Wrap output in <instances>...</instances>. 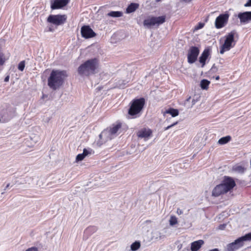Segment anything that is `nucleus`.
Here are the masks:
<instances>
[{"label":"nucleus","instance_id":"41","mask_svg":"<svg viewBox=\"0 0 251 251\" xmlns=\"http://www.w3.org/2000/svg\"><path fill=\"white\" fill-rule=\"evenodd\" d=\"M209 251H219V250L218 249L215 248L214 249L210 250Z\"/></svg>","mask_w":251,"mask_h":251},{"label":"nucleus","instance_id":"10","mask_svg":"<svg viewBox=\"0 0 251 251\" xmlns=\"http://www.w3.org/2000/svg\"><path fill=\"white\" fill-rule=\"evenodd\" d=\"M81 34L82 36L85 39L94 37L96 35L95 32L89 25L82 26L81 28Z\"/></svg>","mask_w":251,"mask_h":251},{"label":"nucleus","instance_id":"28","mask_svg":"<svg viewBox=\"0 0 251 251\" xmlns=\"http://www.w3.org/2000/svg\"><path fill=\"white\" fill-rule=\"evenodd\" d=\"M177 223V219L175 216H171L169 220V224L173 226Z\"/></svg>","mask_w":251,"mask_h":251},{"label":"nucleus","instance_id":"14","mask_svg":"<svg viewBox=\"0 0 251 251\" xmlns=\"http://www.w3.org/2000/svg\"><path fill=\"white\" fill-rule=\"evenodd\" d=\"M227 193L223 185L220 183L217 185L212 191V196L214 197H218L222 195Z\"/></svg>","mask_w":251,"mask_h":251},{"label":"nucleus","instance_id":"35","mask_svg":"<svg viewBox=\"0 0 251 251\" xmlns=\"http://www.w3.org/2000/svg\"><path fill=\"white\" fill-rule=\"evenodd\" d=\"M177 124H178V122H176L174 123L172 125H171L170 126H168L166 127L165 128V130H167L171 128V127H173L174 126L176 125Z\"/></svg>","mask_w":251,"mask_h":251},{"label":"nucleus","instance_id":"43","mask_svg":"<svg viewBox=\"0 0 251 251\" xmlns=\"http://www.w3.org/2000/svg\"><path fill=\"white\" fill-rule=\"evenodd\" d=\"M151 220H146V221H145V223H146V224L151 223Z\"/></svg>","mask_w":251,"mask_h":251},{"label":"nucleus","instance_id":"46","mask_svg":"<svg viewBox=\"0 0 251 251\" xmlns=\"http://www.w3.org/2000/svg\"><path fill=\"white\" fill-rule=\"evenodd\" d=\"M238 170H241L242 169V167L241 166L238 167Z\"/></svg>","mask_w":251,"mask_h":251},{"label":"nucleus","instance_id":"47","mask_svg":"<svg viewBox=\"0 0 251 251\" xmlns=\"http://www.w3.org/2000/svg\"><path fill=\"white\" fill-rule=\"evenodd\" d=\"M191 99V97H190L189 98H188L187 100H186V101H188Z\"/></svg>","mask_w":251,"mask_h":251},{"label":"nucleus","instance_id":"29","mask_svg":"<svg viewBox=\"0 0 251 251\" xmlns=\"http://www.w3.org/2000/svg\"><path fill=\"white\" fill-rule=\"evenodd\" d=\"M92 152H93V151L91 149H84L83 150L82 153L86 157V156H87V155H88L89 154H92Z\"/></svg>","mask_w":251,"mask_h":251},{"label":"nucleus","instance_id":"16","mask_svg":"<svg viewBox=\"0 0 251 251\" xmlns=\"http://www.w3.org/2000/svg\"><path fill=\"white\" fill-rule=\"evenodd\" d=\"M152 134V131L150 129L143 128L139 130L137 133V135L140 138H148Z\"/></svg>","mask_w":251,"mask_h":251},{"label":"nucleus","instance_id":"24","mask_svg":"<svg viewBox=\"0 0 251 251\" xmlns=\"http://www.w3.org/2000/svg\"><path fill=\"white\" fill-rule=\"evenodd\" d=\"M166 113L171 114L173 117H176L179 114V112L177 109L172 108H170L166 110Z\"/></svg>","mask_w":251,"mask_h":251},{"label":"nucleus","instance_id":"25","mask_svg":"<svg viewBox=\"0 0 251 251\" xmlns=\"http://www.w3.org/2000/svg\"><path fill=\"white\" fill-rule=\"evenodd\" d=\"M210 84V81L207 79H203L201 81L200 86L202 89H207Z\"/></svg>","mask_w":251,"mask_h":251},{"label":"nucleus","instance_id":"8","mask_svg":"<svg viewBox=\"0 0 251 251\" xmlns=\"http://www.w3.org/2000/svg\"><path fill=\"white\" fill-rule=\"evenodd\" d=\"M200 53L199 49L196 46H192L188 51L187 59L190 64L194 63L197 60Z\"/></svg>","mask_w":251,"mask_h":251},{"label":"nucleus","instance_id":"1","mask_svg":"<svg viewBox=\"0 0 251 251\" xmlns=\"http://www.w3.org/2000/svg\"><path fill=\"white\" fill-rule=\"evenodd\" d=\"M67 76L65 71L53 70L48 78L49 87L53 90L59 89L63 85Z\"/></svg>","mask_w":251,"mask_h":251},{"label":"nucleus","instance_id":"48","mask_svg":"<svg viewBox=\"0 0 251 251\" xmlns=\"http://www.w3.org/2000/svg\"><path fill=\"white\" fill-rule=\"evenodd\" d=\"M49 31H52V30L51 29V28H50V29H49Z\"/></svg>","mask_w":251,"mask_h":251},{"label":"nucleus","instance_id":"33","mask_svg":"<svg viewBox=\"0 0 251 251\" xmlns=\"http://www.w3.org/2000/svg\"><path fill=\"white\" fill-rule=\"evenodd\" d=\"M204 25V24L203 23H199L198 25L195 26V29L196 30H198V29H201L202 28Z\"/></svg>","mask_w":251,"mask_h":251},{"label":"nucleus","instance_id":"15","mask_svg":"<svg viewBox=\"0 0 251 251\" xmlns=\"http://www.w3.org/2000/svg\"><path fill=\"white\" fill-rule=\"evenodd\" d=\"M70 0H55L51 4L52 9H57L66 6Z\"/></svg>","mask_w":251,"mask_h":251},{"label":"nucleus","instance_id":"6","mask_svg":"<svg viewBox=\"0 0 251 251\" xmlns=\"http://www.w3.org/2000/svg\"><path fill=\"white\" fill-rule=\"evenodd\" d=\"M221 184L227 193L232 190L236 186L234 179L228 176H224Z\"/></svg>","mask_w":251,"mask_h":251},{"label":"nucleus","instance_id":"20","mask_svg":"<svg viewBox=\"0 0 251 251\" xmlns=\"http://www.w3.org/2000/svg\"><path fill=\"white\" fill-rule=\"evenodd\" d=\"M122 127V125L120 123H119L117 125H113L112 126L109 127L108 129L109 130L110 133H111V135L114 138L116 134L118 132V131Z\"/></svg>","mask_w":251,"mask_h":251},{"label":"nucleus","instance_id":"30","mask_svg":"<svg viewBox=\"0 0 251 251\" xmlns=\"http://www.w3.org/2000/svg\"><path fill=\"white\" fill-rule=\"evenodd\" d=\"M25 67V61H21L18 66V69L21 71H23Z\"/></svg>","mask_w":251,"mask_h":251},{"label":"nucleus","instance_id":"5","mask_svg":"<svg viewBox=\"0 0 251 251\" xmlns=\"http://www.w3.org/2000/svg\"><path fill=\"white\" fill-rule=\"evenodd\" d=\"M165 16H161L157 17L152 16L145 19L143 22V25L145 27L150 28L152 26L155 25H159L163 24L165 22Z\"/></svg>","mask_w":251,"mask_h":251},{"label":"nucleus","instance_id":"39","mask_svg":"<svg viewBox=\"0 0 251 251\" xmlns=\"http://www.w3.org/2000/svg\"><path fill=\"white\" fill-rule=\"evenodd\" d=\"M192 0H180V1L181 2H185V3H189Z\"/></svg>","mask_w":251,"mask_h":251},{"label":"nucleus","instance_id":"7","mask_svg":"<svg viewBox=\"0 0 251 251\" xmlns=\"http://www.w3.org/2000/svg\"><path fill=\"white\" fill-rule=\"evenodd\" d=\"M66 16L65 15H50L47 19L48 22L53 24L56 25L63 24L66 21Z\"/></svg>","mask_w":251,"mask_h":251},{"label":"nucleus","instance_id":"42","mask_svg":"<svg viewBox=\"0 0 251 251\" xmlns=\"http://www.w3.org/2000/svg\"><path fill=\"white\" fill-rule=\"evenodd\" d=\"M9 186H10V183H8V184L6 185V187H5V189H4V190H6V189H7V188L9 187Z\"/></svg>","mask_w":251,"mask_h":251},{"label":"nucleus","instance_id":"2","mask_svg":"<svg viewBox=\"0 0 251 251\" xmlns=\"http://www.w3.org/2000/svg\"><path fill=\"white\" fill-rule=\"evenodd\" d=\"M99 66V61L97 58L90 59L78 67L77 72L80 75L89 76L96 73Z\"/></svg>","mask_w":251,"mask_h":251},{"label":"nucleus","instance_id":"21","mask_svg":"<svg viewBox=\"0 0 251 251\" xmlns=\"http://www.w3.org/2000/svg\"><path fill=\"white\" fill-rule=\"evenodd\" d=\"M139 4L136 3H131L126 9V13H131L134 12L138 7Z\"/></svg>","mask_w":251,"mask_h":251},{"label":"nucleus","instance_id":"18","mask_svg":"<svg viewBox=\"0 0 251 251\" xmlns=\"http://www.w3.org/2000/svg\"><path fill=\"white\" fill-rule=\"evenodd\" d=\"M209 55V50L208 49H205L201 56L199 58V61L202 64V67H203L205 64V61Z\"/></svg>","mask_w":251,"mask_h":251},{"label":"nucleus","instance_id":"44","mask_svg":"<svg viewBox=\"0 0 251 251\" xmlns=\"http://www.w3.org/2000/svg\"><path fill=\"white\" fill-rule=\"evenodd\" d=\"M192 102V105H194L195 104V103H196L195 100H193Z\"/></svg>","mask_w":251,"mask_h":251},{"label":"nucleus","instance_id":"34","mask_svg":"<svg viewBox=\"0 0 251 251\" xmlns=\"http://www.w3.org/2000/svg\"><path fill=\"white\" fill-rule=\"evenodd\" d=\"M25 251H38V248L36 247H32L30 248H29L27 250H26Z\"/></svg>","mask_w":251,"mask_h":251},{"label":"nucleus","instance_id":"12","mask_svg":"<svg viewBox=\"0 0 251 251\" xmlns=\"http://www.w3.org/2000/svg\"><path fill=\"white\" fill-rule=\"evenodd\" d=\"M99 138L100 140V141L99 142V143L100 144H102L103 143L106 142L107 141L111 140L113 137L111 135V133L108 128L103 130L101 133L99 135Z\"/></svg>","mask_w":251,"mask_h":251},{"label":"nucleus","instance_id":"19","mask_svg":"<svg viewBox=\"0 0 251 251\" xmlns=\"http://www.w3.org/2000/svg\"><path fill=\"white\" fill-rule=\"evenodd\" d=\"M204 244L202 240H199L192 242L191 244V250L192 251H198Z\"/></svg>","mask_w":251,"mask_h":251},{"label":"nucleus","instance_id":"36","mask_svg":"<svg viewBox=\"0 0 251 251\" xmlns=\"http://www.w3.org/2000/svg\"><path fill=\"white\" fill-rule=\"evenodd\" d=\"M245 7L251 6V0H249L247 3L244 4Z\"/></svg>","mask_w":251,"mask_h":251},{"label":"nucleus","instance_id":"3","mask_svg":"<svg viewBox=\"0 0 251 251\" xmlns=\"http://www.w3.org/2000/svg\"><path fill=\"white\" fill-rule=\"evenodd\" d=\"M145 99L144 98L134 99L130 103V107L128 111V114L132 118H135L137 115L142 111L145 104Z\"/></svg>","mask_w":251,"mask_h":251},{"label":"nucleus","instance_id":"31","mask_svg":"<svg viewBox=\"0 0 251 251\" xmlns=\"http://www.w3.org/2000/svg\"><path fill=\"white\" fill-rule=\"evenodd\" d=\"M5 60L4 54L0 52V66H2L4 64Z\"/></svg>","mask_w":251,"mask_h":251},{"label":"nucleus","instance_id":"11","mask_svg":"<svg viewBox=\"0 0 251 251\" xmlns=\"http://www.w3.org/2000/svg\"><path fill=\"white\" fill-rule=\"evenodd\" d=\"M244 246L239 238L234 242L227 245L226 251H236Z\"/></svg>","mask_w":251,"mask_h":251},{"label":"nucleus","instance_id":"13","mask_svg":"<svg viewBox=\"0 0 251 251\" xmlns=\"http://www.w3.org/2000/svg\"><path fill=\"white\" fill-rule=\"evenodd\" d=\"M238 18L241 24H246L251 21V11L240 12L238 14Z\"/></svg>","mask_w":251,"mask_h":251},{"label":"nucleus","instance_id":"38","mask_svg":"<svg viewBox=\"0 0 251 251\" xmlns=\"http://www.w3.org/2000/svg\"><path fill=\"white\" fill-rule=\"evenodd\" d=\"M226 226V225H225V224L220 225L219 226V229H221V230H223L225 228Z\"/></svg>","mask_w":251,"mask_h":251},{"label":"nucleus","instance_id":"45","mask_svg":"<svg viewBox=\"0 0 251 251\" xmlns=\"http://www.w3.org/2000/svg\"><path fill=\"white\" fill-rule=\"evenodd\" d=\"M216 80H219L220 79V76L219 75L216 76L215 77Z\"/></svg>","mask_w":251,"mask_h":251},{"label":"nucleus","instance_id":"32","mask_svg":"<svg viewBox=\"0 0 251 251\" xmlns=\"http://www.w3.org/2000/svg\"><path fill=\"white\" fill-rule=\"evenodd\" d=\"M85 157V156L82 153L78 154L76 156L75 159H76V161H82Z\"/></svg>","mask_w":251,"mask_h":251},{"label":"nucleus","instance_id":"4","mask_svg":"<svg viewBox=\"0 0 251 251\" xmlns=\"http://www.w3.org/2000/svg\"><path fill=\"white\" fill-rule=\"evenodd\" d=\"M237 34L236 30H233L225 36V42L221 47L220 52L224 54L225 51L229 50L233 48L236 44L234 40V36Z\"/></svg>","mask_w":251,"mask_h":251},{"label":"nucleus","instance_id":"27","mask_svg":"<svg viewBox=\"0 0 251 251\" xmlns=\"http://www.w3.org/2000/svg\"><path fill=\"white\" fill-rule=\"evenodd\" d=\"M140 242L139 241H135L131 245V250L132 251H137L138 249L140 248Z\"/></svg>","mask_w":251,"mask_h":251},{"label":"nucleus","instance_id":"37","mask_svg":"<svg viewBox=\"0 0 251 251\" xmlns=\"http://www.w3.org/2000/svg\"><path fill=\"white\" fill-rule=\"evenodd\" d=\"M176 213L179 215H181L183 213V211H182V210L180 209V208H177Z\"/></svg>","mask_w":251,"mask_h":251},{"label":"nucleus","instance_id":"9","mask_svg":"<svg viewBox=\"0 0 251 251\" xmlns=\"http://www.w3.org/2000/svg\"><path fill=\"white\" fill-rule=\"evenodd\" d=\"M229 18L228 13H225L220 15L217 17L215 20V27L218 28H221L224 27L227 23Z\"/></svg>","mask_w":251,"mask_h":251},{"label":"nucleus","instance_id":"40","mask_svg":"<svg viewBox=\"0 0 251 251\" xmlns=\"http://www.w3.org/2000/svg\"><path fill=\"white\" fill-rule=\"evenodd\" d=\"M9 75H7L4 78L5 82H8L9 80Z\"/></svg>","mask_w":251,"mask_h":251},{"label":"nucleus","instance_id":"23","mask_svg":"<svg viewBox=\"0 0 251 251\" xmlns=\"http://www.w3.org/2000/svg\"><path fill=\"white\" fill-rule=\"evenodd\" d=\"M231 139V137L228 135L221 138L218 141V143L220 145H224L227 143Z\"/></svg>","mask_w":251,"mask_h":251},{"label":"nucleus","instance_id":"17","mask_svg":"<svg viewBox=\"0 0 251 251\" xmlns=\"http://www.w3.org/2000/svg\"><path fill=\"white\" fill-rule=\"evenodd\" d=\"M98 228L95 226H90L84 231L83 239H87L90 236L96 232Z\"/></svg>","mask_w":251,"mask_h":251},{"label":"nucleus","instance_id":"26","mask_svg":"<svg viewBox=\"0 0 251 251\" xmlns=\"http://www.w3.org/2000/svg\"><path fill=\"white\" fill-rule=\"evenodd\" d=\"M239 238L242 243H244V241H251V232L246 234L245 235L239 237Z\"/></svg>","mask_w":251,"mask_h":251},{"label":"nucleus","instance_id":"22","mask_svg":"<svg viewBox=\"0 0 251 251\" xmlns=\"http://www.w3.org/2000/svg\"><path fill=\"white\" fill-rule=\"evenodd\" d=\"M123 12L121 11H112L107 14V16L113 18H118L123 16Z\"/></svg>","mask_w":251,"mask_h":251}]
</instances>
